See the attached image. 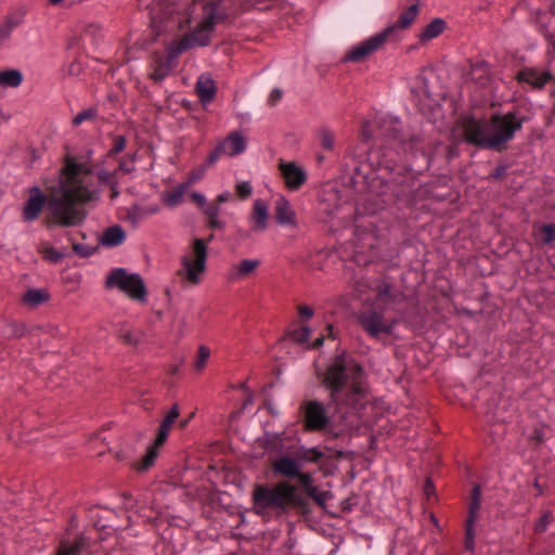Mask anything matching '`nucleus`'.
<instances>
[{
	"instance_id": "nucleus-1",
	"label": "nucleus",
	"mask_w": 555,
	"mask_h": 555,
	"mask_svg": "<svg viewBox=\"0 0 555 555\" xmlns=\"http://www.w3.org/2000/svg\"><path fill=\"white\" fill-rule=\"evenodd\" d=\"M139 3L149 11L151 27L157 35L182 29L191 22L196 23L191 33L170 42L167 57L157 56L153 61L150 77L155 81H162L170 74L180 54L195 47L207 46L215 27L236 14L227 0H139Z\"/></svg>"
},
{
	"instance_id": "nucleus-2",
	"label": "nucleus",
	"mask_w": 555,
	"mask_h": 555,
	"mask_svg": "<svg viewBox=\"0 0 555 555\" xmlns=\"http://www.w3.org/2000/svg\"><path fill=\"white\" fill-rule=\"evenodd\" d=\"M61 195L48 202L52 222L61 227L79 224L83 212L77 207L99 199V191L92 186L89 170L74 160H67L60 180Z\"/></svg>"
},
{
	"instance_id": "nucleus-3",
	"label": "nucleus",
	"mask_w": 555,
	"mask_h": 555,
	"mask_svg": "<svg viewBox=\"0 0 555 555\" xmlns=\"http://www.w3.org/2000/svg\"><path fill=\"white\" fill-rule=\"evenodd\" d=\"M324 384L340 411L357 413L369 402L363 367L344 353L338 354L327 369Z\"/></svg>"
},
{
	"instance_id": "nucleus-4",
	"label": "nucleus",
	"mask_w": 555,
	"mask_h": 555,
	"mask_svg": "<svg viewBox=\"0 0 555 555\" xmlns=\"http://www.w3.org/2000/svg\"><path fill=\"white\" fill-rule=\"evenodd\" d=\"M525 118L515 112L493 115L490 120H470L465 128L466 140L483 149L499 150L522 128Z\"/></svg>"
},
{
	"instance_id": "nucleus-5",
	"label": "nucleus",
	"mask_w": 555,
	"mask_h": 555,
	"mask_svg": "<svg viewBox=\"0 0 555 555\" xmlns=\"http://www.w3.org/2000/svg\"><path fill=\"white\" fill-rule=\"evenodd\" d=\"M253 512L266 520L281 517L292 508L302 505L296 486L288 481L275 485H257L251 494Z\"/></svg>"
},
{
	"instance_id": "nucleus-6",
	"label": "nucleus",
	"mask_w": 555,
	"mask_h": 555,
	"mask_svg": "<svg viewBox=\"0 0 555 555\" xmlns=\"http://www.w3.org/2000/svg\"><path fill=\"white\" fill-rule=\"evenodd\" d=\"M208 242L195 238L181 257L178 274L188 283L197 285L203 280L207 268Z\"/></svg>"
},
{
	"instance_id": "nucleus-7",
	"label": "nucleus",
	"mask_w": 555,
	"mask_h": 555,
	"mask_svg": "<svg viewBox=\"0 0 555 555\" xmlns=\"http://www.w3.org/2000/svg\"><path fill=\"white\" fill-rule=\"evenodd\" d=\"M106 286L108 288H118L134 301L146 302L147 289L139 273L128 272L124 268H115L106 278Z\"/></svg>"
},
{
	"instance_id": "nucleus-8",
	"label": "nucleus",
	"mask_w": 555,
	"mask_h": 555,
	"mask_svg": "<svg viewBox=\"0 0 555 555\" xmlns=\"http://www.w3.org/2000/svg\"><path fill=\"white\" fill-rule=\"evenodd\" d=\"M180 410L178 404H173L162 421L153 444L149 447L142 461L135 465L138 470L145 472L155 464L159 454L158 449L166 442L172 425L177 422Z\"/></svg>"
},
{
	"instance_id": "nucleus-9",
	"label": "nucleus",
	"mask_w": 555,
	"mask_h": 555,
	"mask_svg": "<svg viewBox=\"0 0 555 555\" xmlns=\"http://www.w3.org/2000/svg\"><path fill=\"white\" fill-rule=\"evenodd\" d=\"M395 26H388L384 30L353 44L344 55V62L359 63L378 51L393 33Z\"/></svg>"
},
{
	"instance_id": "nucleus-10",
	"label": "nucleus",
	"mask_w": 555,
	"mask_h": 555,
	"mask_svg": "<svg viewBox=\"0 0 555 555\" xmlns=\"http://www.w3.org/2000/svg\"><path fill=\"white\" fill-rule=\"evenodd\" d=\"M357 319L361 327L373 338L392 334L398 323L396 319L386 320L383 311L376 309L361 311Z\"/></svg>"
},
{
	"instance_id": "nucleus-11",
	"label": "nucleus",
	"mask_w": 555,
	"mask_h": 555,
	"mask_svg": "<svg viewBox=\"0 0 555 555\" xmlns=\"http://www.w3.org/2000/svg\"><path fill=\"white\" fill-rule=\"evenodd\" d=\"M247 149V139L241 131L230 132L208 155V165H215L221 156L234 157Z\"/></svg>"
},
{
	"instance_id": "nucleus-12",
	"label": "nucleus",
	"mask_w": 555,
	"mask_h": 555,
	"mask_svg": "<svg viewBox=\"0 0 555 555\" xmlns=\"http://www.w3.org/2000/svg\"><path fill=\"white\" fill-rule=\"evenodd\" d=\"M302 411L305 427L308 430L318 431L325 429L331 422L324 404L317 400L306 402L302 406Z\"/></svg>"
},
{
	"instance_id": "nucleus-13",
	"label": "nucleus",
	"mask_w": 555,
	"mask_h": 555,
	"mask_svg": "<svg viewBox=\"0 0 555 555\" xmlns=\"http://www.w3.org/2000/svg\"><path fill=\"white\" fill-rule=\"evenodd\" d=\"M401 130V121L398 118L390 116L383 118V126L380 127L382 135L397 142L399 147L404 152L412 151L418 142V137H410L409 140H405L402 137Z\"/></svg>"
},
{
	"instance_id": "nucleus-14",
	"label": "nucleus",
	"mask_w": 555,
	"mask_h": 555,
	"mask_svg": "<svg viewBox=\"0 0 555 555\" xmlns=\"http://www.w3.org/2000/svg\"><path fill=\"white\" fill-rule=\"evenodd\" d=\"M47 197L39 186L35 185L28 190V197L22 209V219L26 223H31L39 218L44 206Z\"/></svg>"
},
{
	"instance_id": "nucleus-15",
	"label": "nucleus",
	"mask_w": 555,
	"mask_h": 555,
	"mask_svg": "<svg viewBox=\"0 0 555 555\" xmlns=\"http://www.w3.org/2000/svg\"><path fill=\"white\" fill-rule=\"evenodd\" d=\"M280 170L286 186L292 191L300 189L307 181L306 170L295 163H281Z\"/></svg>"
},
{
	"instance_id": "nucleus-16",
	"label": "nucleus",
	"mask_w": 555,
	"mask_h": 555,
	"mask_svg": "<svg viewBox=\"0 0 555 555\" xmlns=\"http://www.w3.org/2000/svg\"><path fill=\"white\" fill-rule=\"evenodd\" d=\"M272 470L275 475L293 478L299 475L301 470L300 463L296 456L280 455L270 461Z\"/></svg>"
},
{
	"instance_id": "nucleus-17",
	"label": "nucleus",
	"mask_w": 555,
	"mask_h": 555,
	"mask_svg": "<svg viewBox=\"0 0 555 555\" xmlns=\"http://www.w3.org/2000/svg\"><path fill=\"white\" fill-rule=\"evenodd\" d=\"M269 220V206L268 204L260 198H257L254 202L253 211L249 217V222L251 223L250 230L253 232H263L268 228Z\"/></svg>"
},
{
	"instance_id": "nucleus-18",
	"label": "nucleus",
	"mask_w": 555,
	"mask_h": 555,
	"mask_svg": "<svg viewBox=\"0 0 555 555\" xmlns=\"http://www.w3.org/2000/svg\"><path fill=\"white\" fill-rule=\"evenodd\" d=\"M259 266V259H243L238 263L230 267L227 272V279L230 282H237L253 274Z\"/></svg>"
},
{
	"instance_id": "nucleus-19",
	"label": "nucleus",
	"mask_w": 555,
	"mask_h": 555,
	"mask_svg": "<svg viewBox=\"0 0 555 555\" xmlns=\"http://www.w3.org/2000/svg\"><path fill=\"white\" fill-rule=\"evenodd\" d=\"M275 219L280 225L297 228L296 212L284 196L275 203Z\"/></svg>"
},
{
	"instance_id": "nucleus-20",
	"label": "nucleus",
	"mask_w": 555,
	"mask_h": 555,
	"mask_svg": "<svg viewBox=\"0 0 555 555\" xmlns=\"http://www.w3.org/2000/svg\"><path fill=\"white\" fill-rule=\"evenodd\" d=\"M552 74L547 70H540L538 68H525L518 73L517 79L521 82L531 85L534 88H543L551 79Z\"/></svg>"
},
{
	"instance_id": "nucleus-21",
	"label": "nucleus",
	"mask_w": 555,
	"mask_h": 555,
	"mask_svg": "<svg viewBox=\"0 0 555 555\" xmlns=\"http://www.w3.org/2000/svg\"><path fill=\"white\" fill-rule=\"evenodd\" d=\"M196 91L203 103H210L216 94V83L209 75H201L196 81Z\"/></svg>"
},
{
	"instance_id": "nucleus-22",
	"label": "nucleus",
	"mask_w": 555,
	"mask_h": 555,
	"mask_svg": "<svg viewBox=\"0 0 555 555\" xmlns=\"http://www.w3.org/2000/svg\"><path fill=\"white\" fill-rule=\"evenodd\" d=\"M189 189L188 184L180 183L173 190L163 192L160 195L162 202L165 206L173 208L183 203L184 194Z\"/></svg>"
},
{
	"instance_id": "nucleus-23",
	"label": "nucleus",
	"mask_w": 555,
	"mask_h": 555,
	"mask_svg": "<svg viewBox=\"0 0 555 555\" xmlns=\"http://www.w3.org/2000/svg\"><path fill=\"white\" fill-rule=\"evenodd\" d=\"M126 238V233L124 229L119 225H113L107 228L102 236L101 244L106 247H115L124 243Z\"/></svg>"
},
{
	"instance_id": "nucleus-24",
	"label": "nucleus",
	"mask_w": 555,
	"mask_h": 555,
	"mask_svg": "<svg viewBox=\"0 0 555 555\" xmlns=\"http://www.w3.org/2000/svg\"><path fill=\"white\" fill-rule=\"evenodd\" d=\"M294 455L302 467L305 463H318L324 456V452L318 447L306 448L301 446L294 452Z\"/></svg>"
},
{
	"instance_id": "nucleus-25",
	"label": "nucleus",
	"mask_w": 555,
	"mask_h": 555,
	"mask_svg": "<svg viewBox=\"0 0 555 555\" xmlns=\"http://www.w3.org/2000/svg\"><path fill=\"white\" fill-rule=\"evenodd\" d=\"M86 544L87 539L83 535H80L73 542L63 540L57 555H79Z\"/></svg>"
},
{
	"instance_id": "nucleus-26",
	"label": "nucleus",
	"mask_w": 555,
	"mask_h": 555,
	"mask_svg": "<svg viewBox=\"0 0 555 555\" xmlns=\"http://www.w3.org/2000/svg\"><path fill=\"white\" fill-rule=\"evenodd\" d=\"M23 81V74L18 69L0 72V87L17 88Z\"/></svg>"
},
{
	"instance_id": "nucleus-27",
	"label": "nucleus",
	"mask_w": 555,
	"mask_h": 555,
	"mask_svg": "<svg viewBox=\"0 0 555 555\" xmlns=\"http://www.w3.org/2000/svg\"><path fill=\"white\" fill-rule=\"evenodd\" d=\"M446 23L441 18H435L425 26L421 34L422 41H428L438 37L444 29Z\"/></svg>"
},
{
	"instance_id": "nucleus-28",
	"label": "nucleus",
	"mask_w": 555,
	"mask_h": 555,
	"mask_svg": "<svg viewBox=\"0 0 555 555\" xmlns=\"http://www.w3.org/2000/svg\"><path fill=\"white\" fill-rule=\"evenodd\" d=\"M49 299V294L44 289L34 288L25 293L23 301L30 306L37 307Z\"/></svg>"
},
{
	"instance_id": "nucleus-29",
	"label": "nucleus",
	"mask_w": 555,
	"mask_h": 555,
	"mask_svg": "<svg viewBox=\"0 0 555 555\" xmlns=\"http://www.w3.org/2000/svg\"><path fill=\"white\" fill-rule=\"evenodd\" d=\"M98 179H99V181L102 184L107 185V186H109L113 190V196H117L118 195V191H117V185H118L117 170L111 172V171L102 169V170H100L98 172Z\"/></svg>"
},
{
	"instance_id": "nucleus-30",
	"label": "nucleus",
	"mask_w": 555,
	"mask_h": 555,
	"mask_svg": "<svg viewBox=\"0 0 555 555\" xmlns=\"http://www.w3.org/2000/svg\"><path fill=\"white\" fill-rule=\"evenodd\" d=\"M490 76V66L488 63L480 61L476 62L472 66V77L475 80H478L480 83H485Z\"/></svg>"
},
{
	"instance_id": "nucleus-31",
	"label": "nucleus",
	"mask_w": 555,
	"mask_h": 555,
	"mask_svg": "<svg viewBox=\"0 0 555 555\" xmlns=\"http://www.w3.org/2000/svg\"><path fill=\"white\" fill-rule=\"evenodd\" d=\"M476 519H474V517H467L466 519V528H465V540H464V544H465V548L469 552H474L475 551V525H476Z\"/></svg>"
},
{
	"instance_id": "nucleus-32",
	"label": "nucleus",
	"mask_w": 555,
	"mask_h": 555,
	"mask_svg": "<svg viewBox=\"0 0 555 555\" xmlns=\"http://www.w3.org/2000/svg\"><path fill=\"white\" fill-rule=\"evenodd\" d=\"M416 15H417V5L416 4L410 5L406 10H404L400 14L398 24L393 25L395 28L396 27H400V28L409 27L412 24V22L415 20Z\"/></svg>"
},
{
	"instance_id": "nucleus-33",
	"label": "nucleus",
	"mask_w": 555,
	"mask_h": 555,
	"mask_svg": "<svg viewBox=\"0 0 555 555\" xmlns=\"http://www.w3.org/2000/svg\"><path fill=\"white\" fill-rule=\"evenodd\" d=\"M391 299H393L391 285L386 282H382L376 289V302L386 306Z\"/></svg>"
},
{
	"instance_id": "nucleus-34",
	"label": "nucleus",
	"mask_w": 555,
	"mask_h": 555,
	"mask_svg": "<svg viewBox=\"0 0 555 555\" xmlns=\"http://www.w3.org/2000/svg\"><path fill=\"white\" fill-rule=\"evenodd\" d=\"M210 358V349L205 346L201 345L197 350V358L194 362V367L197 372H201L205 369L207 365V362Z\"/></svg>"
},
{
	"instance_id": "nucleus-35",
	"label": "nucleus",
	"mask_w": 555,
	"mask_h": 555,
	"mask_svg": "<svg viewBox=\"0 0 555 555\" xmlns=\"http://www.w3.org/2000/svg\"><path fill=\"white\" fill-rule=\"evenodd\" d=\"M307 494L312 498L320 506H324L332 496L328 491H322L317 486L309 487L307 489Z\"/></svg>"
},
{
	"instance_id": "nucleus-36",
	"label": "nucleus",
	"mask_w": 555,
	"mask_h": 555,
	"mask_svg": "<svg viewBox=\"0 0 555 555\" xmlns=\"http://www.w3.org/2000/svg\"><path fill=\"white\" fill-rule=\"evenodd\" d=\"M137 154H129L119 160L117 171L132 173L135 171Z\"/></svg>"
},
{
	"instance_id": "nucleus-37",
	"label": "nucleus",
	"mask_w": 555,
	"mask_h": 555,
	"mask_svg": "<svg viewBox=\"0 0 555 555\" xmlns=\"http://www.w3.org/2000/svg\"><path fill=\"white\" fill-rule=\"evenodd\" d=\"M319 139H320V143L323 149H325L327 151H332L334 149L335 137L328 128L324 127V128L320 129Z\"/></svg>"
},
{
	"instance_id": "nucleus-38",
	"label": "nucleus",
	"mask_w": 555,
	"mask_h": 555,
	"mask_svg": "<svg viewBox=\"0 0 555 555\" xmlns=\"http://www.w3.org/2000/svg\"><path fill=\"white\" fill-rule=\"evenodd\" d=\"M480 495L481 491L479 486H475L472 492V501L469 504V514L468 517H474L477 520L478 509L480 507Z\"/></svg>"
},
{
	"instance_id": "nucleus-39",
	"label": "nucleus",
	"mask_w": 555,
	"mask_h": 555,
	"mask_svg": "<svg viewBox=\"0 0 555 555\" xmlns=\"http://www.w3.org/2000/svg\"><path fill=\"white\" fill-rule=\"evenodd\" d=\"M160 210L158 205H150L147 207H134L132 216L141 220L149 216L158 214Z\"/></svg>"
},
{
	"instance_id": "nucleus-40",
	"label": "nucleus",
	"mask_w": 555,
	"mask_h": 555,
	"mask_svg": "<svg viewBox=\"0 0 555 555\" xmlns=\"http://www.w3.org/2000/svg\"><path fill=\"white\" fill-rule=\"evenodd\" d=\"M311 336V328L309 326H301L291 333V337L298 344H307Z\"/></svg>"
},
{
	"instance_id": "nucleus-41",
	"label": "nucleus",
	"mask_w": 555,
	"mask_h": 555,
	"mask_svg": "<svg viewBox=\"0 0 555 555\" xmlns=\"http://www.w3.org/2000/svg\"><path fill=\"white\" fill-rule=\"evenodd\" d=\"M541 232L540 243L542 245H548L555 240V227L553 224H543Z\"/></svg>"
},
{
	"instance_id": "nucleus-42",
	"label": "nucleus",
	"mask_w": 555,
	"mask_h": 555,
	"mask_svg": "<svg viewBox=\"0 0 555 555\" xmlns=\"http://www.w3.org/2000/svg\"><path fill=\"white\" fill-rule=\"evenodd\" d=\"M209 166L210 165H208V163L206 162L205 165L190 172L188 180L184 183L188 184V186L190 188L192 184L199 181L205 176L206 170Z\"/></svg>"
},
{
	"instance_id": "nucleus-43",
	"label": "nucleus",
	"mask_w": 555,
	"mask_h": 555,
	"mask_svg": "<svg viewBox=\"0 0 555 555\" xmlns=\"http://www.w3.org/2000/svg\"><path fill=\"white\" fill-rule=\"evenodd\" d=\"M14 27V22H8L0 26V46L3 44L10 38Z\"/></svg>"
},
{
	"instance_id": "nucleus-44",
	"label": "nucleus",
	"mask_w": 555,
	"mask_h": 555,
	"mask_svg": "<svg viewBox=\"0 0 555 555\" xmlns=\"http://www.w3.org/2000/svg\"><path fill=\"white\" fill-rule=\"evenodd\" d=\"M236 192L240 197L246 198L253 193V186L249 181H242L236 184Z\"/></svg>"
},
{
	"instance_id": "nucleus-45",
	"label": "nucleus",
	"mask_w": 555,
	"mask_h": 555,
	"mask_svg": "<svg viewBox=\"0 0 555 555\" xmlns=\"http://www.w3.org/2000/svg\"><path fill=\"white\" fill-rule=\"evenodd\" d=\"M126 147V138L122 135H117L114 138V145L112 150L109 151L111 155L118 154L122 152Z\"/></svg>"
},
{
	"instance_id": "nucleus-46",
	"label": "nucleus",
	"mask_w": 555,
	"mask_h": 555,
	"mask_svg": "<svg viewBox=\"0 0 555 555\" xmlns=\"http://www.w3.org/2000/svg\"><path fill=\"white\" fill-rule=\"evenodd\" d=\"M94 117V112L92 109L82 111L77 114L73 120L75 126H79L85 120L91 119Z\"/></svg>"
},
{
	"instance_id": "nucleus-47",
	"label": "nucleus",
	"mask_w": 555,
	"mask_h": 555,
	"mask_svg": "<svg viewBox=\"0 0 555 555\" xmlns=\"http://www.w3.org/2000/svg\"><path fill=\"white\" fill-rule=\"evenodd\" d=\"M191 198L196 203V205L202 208L203 210L207 206V199L204 194L199 192H193L191 193Z\"/></svg>"
},
{
	"instance_id": "nucleus-48",
	"label": "nucleus",
	"mask_w": 555,
	"mask_h": 555,
	"mask_svg": "<svg viewBox=\"0 0 555 555\" xmlns=\"http://www.w3.org/2000/svg\"><path fill=\"white\" fill-rule=\"evenodd\" d=\"M294 478H297L300 481V483L304 486L306 491L309 487H314V485L311 481L310 474H305V473H301V470H299V475L295 476Z\"/></svg>"
},
{
	"instance_id": "nucleus-49",
	"label": "nucleus",
	"mask_w": 555,
	"mask_h": 555,
	"mask_svg": "<svg viewBox=\"0 0 555 555\" xmlns=\"http://www.w3.org/2000/svg\"><path fill=\"white\" fill-rule=\"evenodd\" d=\"M283 92L281 89H273L271 93L268 96V103L270 105H274L276 102H279L282 99Z\"/></svg>"
},
{
	"instance_id": "nucleus-50",
	"label": "nucleus",
	"mask_w": 555,
	"mask_h": 555,
	"mask_svg": "<svg viewBox=\"0 0 555 555\" xmlns=\"http://www.w3.org/2000/svg\"><path fill=\"white\" fill-rule=\"evenodd\" d=\"M74 250L82 257H88L92 254V248H90L83 244H75Z\"/></svg>"
},
{
	"instance_id": "nucleus-51",
	"label": "nucleus",
	"mask_w": 555,
	"mask_h": 555,
	"mask_svg": "<svg viewBox=\"0 0 555 555\" xmlns=\"http://www.w3.org/2000/svg\"><path fill=\"white\" fill-rule=\"evenodd\" d=\"M313 309L309 306L302 305L298 307V314L300 318L310 319L313 317Z\"/></svg>"
},
{
	"instance_id": "nucleus-52",
	"label": "nucleus",
	"mask_w": 555,
	"mask_h": 555,
	"mask_svg": "<svg viewBox=\"0 0 555 555\" xmlns=\"http://www.w3.org/2000/svg\"><path fill=\"white\" fill-rule=\"evenodd\" d=\"M205 215H207L209 218H216L219 217L220 208L215 205H208L203 210Z\"/></svg>"
},
{
	"instance_id": "nucleus-53",
	"label": "nucleus",
	"mask_w": 555,
	"mask_h": 555,
	"mask_svg": "<svg viewBox=\"0 0 555 555\" xmlns=\"http://www.w3.org/2000/svg\"><path fill=\"white\" fill-rule=\"evenodd\" d=\"M372 127L373 125L370 121L364 122L362 126V137L365 141L373 138Z\"/></svg>"
},
{
	"instance_id": "nucleus-54",
	"label": "nucleus",
	"mask_w": 555,
	"mask_h": 555,
	"mask_svg": "<svg viewBox=\"0 0 555 555\" xmlns=\"http://www.w3.org/2000/svg\"><path fill=\"white\" fill-rule=\"evenodd\" d=\"M209 227L212 229H222L224 227L223 222L219 220L218 217L209 218Z\"/></svg>"
},
{
	"instance_id": "nucleus-55",
	"label": "nucleus",
	"mask_w": 555,
	"mask_h": 555,
	"mask_svg": "<svg viewBox=\"0 0 555 555\" xmlns=\"http://www.w3.org/2000/svg\"><path fill=\"white\" fill-rule=\"evenodd\" d=\"M230 198H231V193L229 191H224L217 196V202L219 204H222V203L230 201Z\"/></svg>"
},
{
	"instance_id": "nucleus-56",
	"label": "nucleus",
	"mask_w": 555,
	"mask_h": 555,
	"mask_svg": "<svg viewBox=\"0 0 555 555\" xmlns=\"http://www.w3.org/2000/svg\"><path fill=\"white\" fill-rule=\"evenodd\" d=\"M323 343H324V336L319 337V338H317V339L314 340V343H313V347H314V348H319V347H321V346L323 345Z\"/></svg>"
},
{
	"instance_id": "nucleus-57",
	"label": "nucleus",
	"mask_w": 555,
	"mask_h": 555,
	"mask_svg": "<svg viewBox=\"0 0 555 555\" xmlns=\"http://www.w3.org/2000/svg\"><path fill=\"white\" fill-rule=\"evenodd\" d=\"M327 332H328V336H333V326L332 325H328L327 326Z\"/></svg>"
},
{
	"instance_id": "nucleus-58",
	"label": "nucleus",
	"mask_w": 555,
	"mask_h": 555,
	"mask_svg": "<svg viewBox=\"0 0 555 555\" xmlns=\"http://www.w3.org/2000/svg\"><path fill=\"white\" fill-rule=\"evenodd\" d=\"M62 1H63V0H50V2H51L52 4H59V3H61Z\"/></svg>"
},
{
	"instance_id": "nucleus-59",
	"label": "nucleus",
	"mask_w": 555,
	"mask_h": 555,
	"mask_svg": "<svg viewBox=\"0 0 555 555\" xmlns=\"http://www.w3.org/2000/svg\"><path fill=\"white\" fill-rule=\"evenodd\" d=\"M186 425H188V421H182V422H181V424H180V426H181L182 428H183V427H185Z\"/></svg>"
},
{
	"instance_id": "nucleus-60",
	"label": "nucleus",
	"mask_w": 555,
	"mask_h": 555,
	"mask_svg": "<svg viewBox=\"0 0 555 555\" xmlns=\"http://www.w3.org/2000/svg\"><path fill=\"white\" fill-rule=\"evenodd\" d=\"M429 487H431V485H430V482L428 481V482H427V485H426V489H425V490H426V492L430 491V488H429Z\"/></svg>"
},
{
	"instance_id": "nucleus-61",
	"label": "nucleus",
	"mask_w": 555,
	"mask_h": 555,
	"mask_svg": "<svg viewBox=\"0 0 555 555\" xmlns=\"http://www.w3.org/2000/svg\"><path fill=\"white\" fill-rule=\"evenodd\" d=\"M429 487H431V485H430V482L428 481V482H427V485H426V489H425V490H426V492L430 491V488H429Z\"/></svg>"
}]
</instances>
